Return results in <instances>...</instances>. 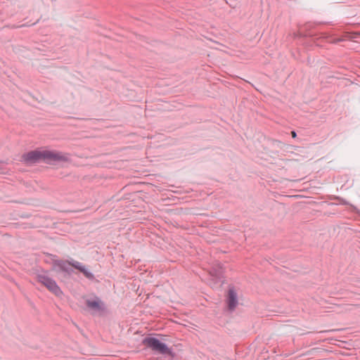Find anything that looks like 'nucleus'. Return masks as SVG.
Masks as SVG:
<instances>
[{"instance_id":"nucleus-1","label":"nucleus","mask_w":360,"mask_h":360,"mask_svg":"<svg viewBox=\"0 0 360 360\" xmlns=\"http://www.w3.org/2000/svg\"><path fill=\"white\" fill-rule=\"evenodd\" d=\"M142 343L143 345L150 348L156 354L162 355H167L170 356H174L172 349L169 348L167 344L161 342L159 339L155 337H146L143 339Z\"/></svg>"},{"instance_id":"nucleus-10","label":"nucleus","mask_w":360,"mask_h":360,"mask_svg":"<svg viewBox=\"0 0 360 360\" xmlns=\"http://www.w3.org/2000/svg\"><path fill=\"white\" fill-rule=\"evenodd\" d=\"M291 134L292 138H295L297 136V134L295 131H292Z\"/></svg>"},{"instance_id":"nucleus-8","label":"nucleus","mask_w":360,"mask_h":360,"mask_svg":"<svg viewBox=\"0 0 360 360\" xmlns=\"http://www.w3.org/2000/svg\"><path fill=\"white\" fill-rule=\"evenodd\" d=\"M72 266L74 268L82 272L84 274V276L89 280H95L94 274L90 270H89L82 263L77 261H74L72 263Z\"/></svg>"},{"instance_id":"nucleus-3","label":"nucleus","mask_w":360,"mask_h":360,"mask_svg":"<svg viewBox=\"0 0 360 360\" xmlns=\"http://www.w3.org/2000/svg\"><path fill=\"white\" fill-rule=\"evenodd\" d=\"M68 160L69 157L68 154L51 150H43V162L46 164H53L59 162H68Z\"/></svg>"},{"instance_id":"nucleus-7","label":"nucleus","mask_w":360,"mask_h":360,"mask_svg":"<svg viewBox=\"0 0 360 360\" xmlns=\"http://www.w3.org/2000/svg\"><path fill=\"white\" fill-rule=\"evenodd\" d=\"M86 304L87 307L97 312L103 311L105 310L104 302L101 301V300L98 297H96V299L94 300H87L86 301Z\"/></svg>"},{"instance_id":"nucleus-11","label":"nucleus","mask_w":360,"mask_h":360,"mask_svg":"<svg viewBox=\"0 0 360 360\" xmlns=\"http://www.w3.org/2000/svg\"><path fill=\"white\" fill-rule=\"evenodd\" d=\"M221 271H219L217 273V276L218 278H220L221 277Z\"/></svg>"},{"instance_id":"nucleus-4","label":"nucleus","mask_w":360,"mask_h":360,"mask_svg":"<svg viewBox=\"0 0 360 360\" xmlns=\"http://www.w3.org/2000/svg\"><path fill=\"white\" fill-rule=\"evenodd\" d=\"M75 260L68 261L58 259L53 262V267L58 269V271H62L68 276H71L74 273L72 263Z\"/></svg>"},{"instance_id":"nucleus-6","label":"nucleus","mask_w":360,"mask_h":360,"mask_svg":"<svg viewBox=\"0 0 360 360\" xmlns=\"http://www.w3.org/2000/svg\"><path fill=\"white\" fill-rule=\"evenodd\" d=\"M227 306L230 311H233L238 305V295L234 288H229L226 299Z\"/></svg>"},{"instance_id":"nucleus-2","label":"nucleus","mask_w":360,"mask_h":360,"mask_svg":"<svg viewBox=\"0 0 360 360\" xmlns=\"http://www.w3.org/2000/svg\"><path fill=\"white\" fill-rule=\"evenodd\" d=\"M37 280L42 283L46 288L56 296H60L63 292L54 279L49 277L45 274H39Z\"/></svg>"},{"instance_id":"nucleus-5","label":"nucleus","mask_w":360,"mask_h":360,"mask_svg":"<svg viewBox=\"0 0 360 360\" xmlns=\"http://www.w3.org/2000/svg\"><path fill=\"white\" fill-rule=\"evenodd\" d=\"M23 161L27 164H35L43 161V150H32L22 155Z\"/></svg>"},{"instance_id":"nucleus-9","label":"nucleus","mask_w":360,"mask_h":360,"mask_svg":"<svg viewBox=\"0 0 360 360\" xmlns=\"http://www.w3.org/2000/svg\"><path fill=\"white\" fill-rule=\"evenodd\" d=\"M338 199L340 200V203L342 205H346L349 204L348 202L346 200L343 199V198H338Z\"/></svg>"}]
</instances>
